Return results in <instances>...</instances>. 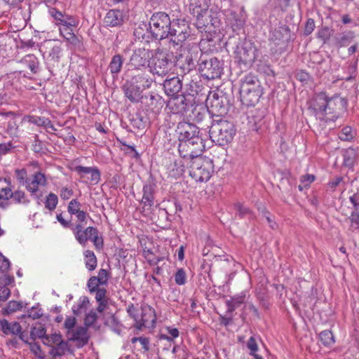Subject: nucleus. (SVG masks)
<instances>
[{"label": "nucleus", "instance_id": "1", "mask_svg": "<svg viewBox=\"0 0 359 359\" xmlns=\"http://www.w3.org/2000/svg\"><path fill=\"white\" fill-rule=\"evenodd\" d=\"M210 137L219 145L231 142L236 134L233 124L226 120H213L210 128Z\"/></svg>", "mask_w": 359, "mask_h": 359}, {"label": "nucleus", "instance_id": "2", "mask_svg": "<svg viewBox=\"0 0 359 359\" xmlns=\"http://www.w3.org/2000/svg\"><path fill=\"white\" fill-rule=\"evenodd\" d=\"M171 20L164 12H158L152 15L149 20V28L156 39H163L169 36Z\"/></svg>", "mask_w": 359, "mask_h": 359}, {"label": "nucleus", "instance_id": "3", "mask_svg": "<svg viewBox=\"0 0 359 359\" xmlns=\"http://www.w3.org/2000/svg\"><path fill=\"white\" fill-rule=\"evenodd\" d=\"M172 53L168 52H158L153 57L149 65L150 72L154 75L161 77L165 76L172 71L174 66Z\"/></svg>", "mask_w": 359, "mask_h": 359}, {"label": "nucleus", "instance_id": "4", "mask_svg": "<svg viewBox=\"0 0 359 359\" xmlns=\"http://www.w3.org/2000/svg\"><path fill=\"white\" fill-rule=\"evenodd\" d=\"M212 162L203 157L198 158L189 164V175L196 182H207L212 172Z\"/></svg>", "mask_w": 359, "mask_h": 359}, {"label": "nucleus", "instance_id": "5", "mask_svg": "<svg viewBox=\"0 0 359 359\" xmlns=\"http://www.w3.org/2000/svg\"><path fill=\"white\" fill-rule=\"evenodd\" d=\"M198 71L204 78L212 80L220 77L223 68L217 58L202 55L199 59Z\"/></svg>", "mask_w": 359, "mask_h": 359}, {"label": "nucleus", "instance_id": "6", "mask_svg": "<svg viewBox=\"0 0 359 359\" xmlns=\"http://www.w3.org/2000/svg\"><path fill=\"white\" fill-rule=\"evenodd\" d=\"M205 149V144L203 141H184L179 143L178 151L180 156L184 159H187L189 162L187 164L192 163L198 158H201L203 151Z\"/></svg>", "mask_w": 359, "mask_h": 359}, {"label": "nucleus", "instance_id": "7", "mask_svg": "<svg viewBox=\"0 0 359 359\" xmlns=\"http://www.w3.org/2000/svg\"><path fill=\"white\" fill-rule=\"evenodd\" d=\"M236 58L239 64L244 67H250L258 56L256 46L250 41H245L241 46L237 47Z\"/></svg>", "mask_w": 359, "mask_h": 359}, {"label": "nucleus", "instance_id": "8", "mask_svg": "<svg viewBox=\"0 0 359 359\" xmlns=\"http://www.w3.org/2000/svg\"><path fill=\"white\" fill-rule=\"evenodd\" d=\"M189 36V27L184 20L174 19L171 21L169 36L175 44L184 42Z\"/></svg>", "mask_w": 359, "mask_h": 359}, {"label": "nucleus", "instance_id": "9", "mask_svg": "<svg viewBox=\"0 0 359 359\" xmlns=\"http://www.w3.org/2000/svg\"><path fill=\"white\" fill-rule=\"evenodd\" d=\"M176 133L180 142L184 141H203L200 135L199 128L194 124L188 122H180Z\"/></svg>", "mask_w": 359, "mask_h": 359}, {"label": "nucleus", "instance_id": "10", "mask_svg": "<svg viewBox=\"0 0 359 359\" xmlns=\"http://www.w3.org/2000/svg\"><path fill=\"white\" fill-rule=\"evenodd\" d=\"M135 310L134 306L132 304L128 311L130 316H133L134 319L136 321V327L141 330L144 327H152L154 326L156 323V316L154 310L152 309L150 306L143 308L142 309L141 318L137 319V318L133 314V311Z\"/></svg>", "mask_w": 359, "mask_h": 359}, {"label": "nucleus", "instance_id": "11", "mask_svg": "<svg viewBox=\"0 0 359 359\" xmlns=\"http://www.w3.org/2000/svg\"><path fill=\"white\" fill-rule=\"evenodd\" d=\"M156 185L153 182L146 183L142 189V198L141 200V212L147 215L152 211L154 205V194H155Z\"/></svg>", "mask_w": 359, "mask_h": 359}, {"label": "nucleus", "instance_id": "12", "mask_svg": "<svg viewBox=\"0 0 359 359\" xmlns=\"http://www.w3.org/2000/svg\"><path fill=\"white\" fill-rule=\"evenodd\" d=\"M74 172L82 179L85 183L97 184L100 180V172L97 167H86L76 165L74 168Z\"/></svg>", "mask_w": 359, "mask_h": 359}, {"label": "nucleus", "instance_id": "13", "mask_svg": "<svg viewBox=\"0 0 359 359\" xmlns=\"http://www.w3.org/2000/svg\"><path fill=\"white\" fill-rule=\"evenodd\" d=\"M150 58V51L144 48L135 49L130 58L128 65L136 69L145 67L148 65Z\"/></svg>", "mask_w": 359, "mask_h": 359}, {"label": "nucleus", "instance_id": "14", "mask_svg": "<svg viewBox=\"0 0 359 359\" xmlns=\"http://www.w3.org/2000/svg\"><path fill=\"white\" fill-rule=\"evenodd\" d=\"M97 230V229L93 226L83 229L82 224L80 223L72 227V231L75 239L83 246H86L87 242L90 241L92 237L96 234Z\"/></svg>", "mask_w": 359, "mask_h": 359}, {"label": "nucleus", "instance_id": "15", "mask_svg": "<svg viewBox=\"0 0 359 359\" xmlns=\"http://www.w3.org/2000/svg\"><path fill=\"white\" fill-rule=\"evenodd\" d=\"M338 97H327L325 94H320L318 96V102L316 109L318 114L324 116L327 114H332L334 110L335 100Z\"/></svg>", "mask_w": 359, "mask_h": 359}, {"label": "nucleus", "instance_id": "16", "mask_svg": "<svg viewBox=\"0 0 359 359\" xmlns=\"http://www.w3.org/2000/svg\"><path fill=\"white\" fill-rule=\"evenodd\" d=\"M210 0H190L189 10L198 20L208 14Z\"/></svg>", "mask_w": 359, "mask_h": 359}, {"label": "nucleus", "instance_id": "17", "mask_svg": "<svg viewBox=\"0 0 359 359\" xmlns=\"http://www.w3.org/2000/svg\"><path fill=\"white\" fill-rule=\"evenodd\" d=\"M46 184L47 180L45 175L41 172H36L28 180L25 188L32 196H35L39 187H45Z\"/></svg>", "mask_w": 359, "mask_h": 359}, {"label": "nucleus", "instance_id": "18", "mask_svg": "<svg viewBox=\"0 0 359 359\" xmlns=\"http://www.w3.org/2000/svg\"><path fill=\"white\" fill-rule=\"evenodd\" d=\"M67 337L69 341H77L79 346H83L88 344V335L87 329L84 327H79L72 331H67Z\"/></svg>", "mask_w": 359, "mask_h": 359}, {"label": "nucleus", "instance_id": "19", "mask_svg": "<svg viewBox=\"0 0 359 359\" xmlns=\"http://www.w3.org/2000/svg\"><path fill=\"white\" fill-rule=\"evenodd\" d=\"M123 22V13L120 10L116 9L109 11L104 18L105 25L111 27L121 26Z\"/></svg>", "mask_w": 359, "mask_h": 359}, {"label": "nucleus", "instance_id": "20", "mask_svg": "<svg viewBox=\"0 0 359 359\" xmlns=\"http://www.w3.org/2000/svg\"><path fill=\"white\" fill-rule=\"evenodd\" d=\"M49 15L55 20V24L59 25H76V20L70 15H65L55 8H51L48 11Z\"/></svg>", "mask_w": 359, "mask_h": 359}, {"label": "nucleus", "instance_id": "21", "mask_svg": "<svg viewBox=\"0 0 359 359\" xmlns=\"http://www.w3.org/2000/svg\"><path fill=\"white\" fill-rule=\"evenodd\" d=\"M290 39V29L287 26H280L275 29L271 35V40L280 45L287 42Z\"/></svg>", "mask_w": 359, "mask_h": 359}, {"label": "nucleus", "instance_id": "22", "mask_svg": "<svg viewBox=\"0 0 359 359\" xmlns=\"http://www.w3.org/2000/svg\"><path fill=\"white\" fill-rule=\"evenodd\" d=\"M187 106V100L183 95L172 96L168 101V107L173 114H184Z\"/></svg>", "mask_w": 359, "mask_h": 359}, {"label": "nucleus", "instance_id": "23", "mask_svg": "<svg viewBox=\"0 0 359 359\" xmlns=\"http://www.w3.org/2000/svg\"><path fill=\"white\" fill-rule=\"evenodd\" d=\"M175 65L181 69L182 72H189L195 67L192 55L189 52L180 54L177 57Z\"/></svg>", "mask_w": 359, "mask_h": 359}, {"label": "nucleus", "instance_id": "24", "mask_svg": "<svg viewBox=\"0 0 359 359\" xmlns=\"http://www.w3.org/2000/svg\"><path fill=\"white\" fill-rule=\"evenodd\" d=\"M182 87V81L177 76L166 79L163 83L165 93L171 97L177 94L181 90Z\"/></svg>", "mask_w": 359, "mask_h": 359}, {"label": "nucleus", "instance_id": "25", "mask_svg": "<svg viewBox=\"0 0 359 359\" xmlns=\"http://www.w3.org/2000/svg\"><path fill=\"white\" fill-rule=\"evenodd\" d=\"M133 85L137 86V88L144 90L149 88L153 83V79L145 72H141L134 75L130 80Z\"/></svg>", "mask_w": 359, "mask_h": 359}, {"label": "nucleus", "instance_id": "26", "mask_svg": "<svg viewBox=\"0 0 359 359\" xmlns=\"http://www.w3.org/2000/svg\"><path fill=\"white\" fill-rule=\"evenodd\" d=\"M262 93V91L250 92L245 89L244 91H240L241 101L247 107L254 106L259 102Z\"/></svg>", "mask_w": 359, "mask_h": 359}, {"label": "nucleus", "instance_id": "27", "mask_svg": "<svg viewBox=\"0 0 359 359\" xmlns=\"http://www.w3.org/2000/svg\"><path fill=\"white\" fill-rule=\"evenodd\" d=\"M4 182L6 183V186L0 187V208L6 209L9 206V200L11 198L13 191L11 189L10 180L5 178Z\"/></svg>", "mask_w": 359, "mask_h": 359}, {"label": "nucleus", "instance_id": "28", "mask_svg": "<svg viewBox=\"0 0 359 359\" xmlns=\"http://www.w3.org/2000/svg\"><path fill=\"white\" fill-rule=\"evenodd\" d=\"M0 330L6 335H17L20 332L22 327L18 322H8L6 319L0 320Z\"/></svg>", "mask_w": 359, "mask_h": 359}, {"label": "nucleus", "instance_id": "29", "mask_svg": "<svg viewBox=\"0 0 359 359\" xmlns=\"http://www.w3.org/2000/svg\"><path fill=\"white\" fill-rule=\"evenodd\" d=\"M210 101V111L216 116H221L226 114V107L222 99L215 94L213 95Z\"/></svg>", "mask_w": 359, "mask_h": 359}, {"label": "nucleus", "instance_id": "30", "mask_svg": "<svg viewBox=\"0 0 359 359\" xmlns=\"http://www.w3.org/2000/svg\"><path fill=\"white\" fill-rule=\"evenodd\" d=\"M146 104L148 107V110L156 114L162 109L163 100L158 94H150L149 97H146Z\"/></svg>", "mask_w": 359, "mask_h": 359}, {"label": "nucleus", "instance_id": "31", "mask_svg": "<svg viewBox=\"0 0 359 359\" xmlns=\"http://www.w3.org/2000/svg\"><path fill=\"white\" fill-rule=\"evenodd\" d=\"M246 297L245 292L234 295L229 299L226 300V305L227 306V313H232L238 307L244 303Z\"/></svg>", "mask_w": 359, "mask_h": 359}, {"label": "nucleus", "instance_id": "32", "mask_svg": "<svg viewBox=\"0 0 359 359\" xmlns=\"http://www.w3.org/2000/svg\"><path fill=\"white\" fill-rule=\"evenodd\" d=\"M142 91L129 81L126 86L125 95L131 102H138L141 99Z\"/></svg>", "mask_w": 359, "mask_h": 359}, {"label": "nucleus", "instance_id": "33", "mask_svg": "<svg viewBox=\"0 0 359 359\" xmlns=\"http://www.w3.org/2000/svg\"><path fill=\"white\" fill-rule=\"evenodd\" d=\"M27 119L30 123L43 127L46 129H50L52 131H56V128L48 118L37 116H28Z\"/></svg>", "mask_w": 359, "mask_h": 359}, {"label": "nucleus", "instance_id": "34", "mask_svg": "<svg viewBox=\"0 0 359 359\" xmlns=\"http://www.w3.org/2000/svg\"><path fill=\"white\" fill-rule=\"evenodd\" d=\"M20 62L23 65L27 67L33 74H36L39 71V60L38 58L32 54H28L22 57Z\"/></svg>", "mask_w": 359, "mask_h": 359}, {"label": "nucleus", "instance_id": "35", "mask_svg": "<svg viewBox=\"0 0 359 359\" xmlns=\"http://www.w3.org/2000/svg\"><path fill=\"white\" fill-rule=\"evenodd\" d=\"M344 165L352 168L358 158V154L355 149L349 147L344 153Z\"/></svg>", "mask_w": 359, "mask_h": 359}, {"label": "nucleus", "instance_id": "36", "mask_svg": "<svg viewBox=\"0 0 359 359\" xmlns=\"http://www.w3.org/2000/svg\"><path fill=\"white\" fill-rule=\"evenodd\" d=\"M69 350V346L68 342L62 340L50 348L49 353L53 358H55L56 357H61L64 355Z\"/></svg>", "mask_w": 359, "mask_h": 359}, {"label": "nucleus", "instance_id": "37", "mask_svg": "<svg viewBox=\"0 0 359 359\" xmlns=\"http://www.w3.org/2000/svg\"><path fill=\"white\" fill-rule=\"evenodd\" d=\"M123 64V57L116 54L111 57L109 65V69L111 74L117 75L121 70Z\"/></svg>", "mask_w": 359, "mask_h": 359}, {"label": "nucleus", "instance_id": "38", "mask_svg": "<svg viewBox=\"0 0 359 359\" xmlns=\"http://www.w3.org/2000/svg\"><path fill=\"white\" fill-rule=\"evenodd\" d=\"M74 25H63L62 27H60V34L69 43L76 45L79 42L78 38L73 33L72 27Z\"/></svg>", "mask_w": 359, "mask_h": 359}, {"label": "nucleus", "instance_id": "39", "mask_svg": "<svg viewBox=\"0 0 359 359\" xmlns=\"http://www.w3.org/2000/svg\"><path fill=\"white\" fill-rule=\"evenodd\" d=\"M11 199L18 205H27L30 203L29 196L21 189L13 191Z\"/></svg>", "mask_w": 359, "mask_h": 359}, {"label": "nucleus", "instance_id": "40", "mask_svg": "<svg viewBox=\"0 0 359 359\" xmlns=\"http://www.w3.org/2000/svg\"><path fill=\"white\" fill-rule=\"evenodd\" d=\"M357 65L358 60H356L354 62H351L346 66H345V76H344L341 79L349 81L355 79L357 75Z\"/></svg>", "mask_w": 359, "mask_h": 359}, {"label": "nucleus", "instance_id": "41", "mask_svg": "<svg viewBox=\"0 0 359 359\" xmlns=\"http://www.w3.org/2000/svg\"><path fill=\"white\" fill-rule=\"evenodd\" d=\"M348 222V231L355 232L359 231V211H351L350 215L346 218Z\"/></svg>", "mask_w": 359, "mask_h": 359}, {"label": "nucleus", "instance_id": "42", "mask_svg": "<svg viewBox=\"0 0 359 359\" xmlns=\"http://www.w3.org/2000/svg\"><path fill=\"white\" fill-rule=\"evenodd\" d=\"M88 304V298L86 296L81 297L76 304L73 306L72 311L76 316H79L86 311Z\"/></svg>", "mask_w": 359, "mask_h": 359}, {"label": "nucleus", "instance_id": "43", "mask_svg": "<svg viewBox=\"0 0 359 359\" xmlns=\"http://www.w3.org/2000/svg\"><path fill=\"white\" fill-rule=\"evenodd\" d=\"M84 260L86 268L89 271H93L97 266V258L95 253L89 250H86L83 252Z\"/></svg>", "mask_w": 359, "mask_h": 359}, {"label": "nucleus", "instance_id": "44", "mask_svg": "<svg viewBox=\"0 0 359 359\" xmlns=\"http://www.w3.org/2000/svg\"><path fill=\"white\" fill-rule=\"evenodd\" d=\"M46 330L45 327L41 325H36L31 327L30 330V339L32 341H35L37 338L41 339L42 341L46 336Z\"/></svg>", "mask_w": 359, "mask_h": 359}, {"label": "nucleus", "instance_id": "45", "mask_svg": "<svg viewBox=\"0 0 359 359\" xmlns=\"http://www.w3.org/2000/svg\"><path fill=\"white\" fill-rule=\"evenodd\" d=\"M319 339L325 346H331L335 342L332 332L327 330L319 334Z\"/></svg>", "mask_w": 359, "mask_h": 359}, {"label": "nucleus", "instance_id": "46", "mask_svg": "<svg viewBox=\"0 0 359 359\" xmlns=\"http://www.w3.org/2000/svg\"><path fill=\"white\" fill-rule=\"evenodd\" d=\"M62 340L60 334L54 333L51 334H46L43 340V344L46 346L53 347Z\"/></svg>", "mask_w": 359, "mask_h": 359}, {"label": "nucleus", "instance_id": "47", "mask_svg": "<svg viewBox=\"0 0 359 359\" xmlns=\"http://www.w3.org/2000/svg\"><path fill=\"white\" fill-rule=\"evenodd\" d=\"M58 203L57 196L53 193H50L46 196L44 201L45 207L52 211L55 209Z\"/></svg>", "mask_w": 359, "mask_h": 359}, {"label": "nucleus", "instance_id": "48", "mask_svg": "<svg viewBox=\"0 0 359 359\" xmlns=\"http://www.w3.org/2000/svg\"><path fill=\"white\" fill-rule=\"evenodd\" d=\"M235 209L236 210V214L240 217L243 218L247 217L249 219L253 218V215L250 210L243 204L236 203L235 205Z\"/></svg>", "mask_w": 359, "mask_h": 359}, {"label": "nucleus", "instance_id": "49", "mask_svg": "<svg viewBox=\"0 0 359 359\" xmlns=\"http://www.w3.org/2000/svg\"><path fill=\"white\" fill-rule=\"evenodd\" d=\"M355 37L353 32L348 31L343 33L338 40V43L340 47L347 46L350 44L353 39Z\"/></svg>", "mask_w": 359, "mask_h": 359}, {"label": "nucleus", "instance_id": "50", "mask_svg": "<svg viewBox=\"0 0 359 359\" xmlns=\"http://www.w3.org/2000/svg\"><path fill=\"white\" fill-rule=\"evenodd\" d=\"M354 135L355 133L352 128L350 126H346L343 128L339 133V137L343 141H350L354 137Z\"/></svg>", "mask_w": 359, "mask_h": 359}, {"label": "nucleus", "instance_id": "51", "mask_svg": "<svg viewBox=\"0 0 359 359\" xmlns=\"http://www.w3.org/2000/svg\"><path fill=\"white\" fill-rule=\"evenodd\" d=\"M316 177L311 174H306L300 177V184L298 188L302 191L304 188L309 187L310 184L315 180Z\"/></svg>", "mask_w": 359, "mask_h": 359}, {"label": "nucleus", "instance_id": "52", "mask_svg": "<svg viewBox=\"0 0 359 359\" xmlns=\"http://www.w3.org/2000/svg\"><path fill=\"white\" fill-rule=\"evenodd\" d=\"M15 174L17 180L18 181L19 184L22 186H26L27 182L28 181L27 178V170L25 168L22 169H16L15 170Z\"/></svg>", "mask_w": 359, "mask_h": 359}, {"label": "nucleus", "instance_id": "53", "mask_svg": "<svg viewBox=\"0 0 359 359\" xmlns=\"http://www.w3.org/2000/svg\"><path fill=\"white\" fill-rule=\"evenodd\" d=\"M255 83H260L257 77L252 74L245 75L241 79V84H246L247 86H252Z\"/></svg>", "mask_w": 359, "mask_h": 359}, {"label": "nucleus", "instance_id": "54", "mask_svg": "<svg viewBox=\"0 0 359 359\" xmlns=\"http://www.w3.org/2000/svg\"><path fill=\"white\" fill-rule=\"evenodd\" d=\"M207 111L208 110L205 109H203L202 110L194 109L192 111L193 120L197 123L201 122L207 116Z\"/></svg>", "mask_w": 359, "mask_h": 359}, {"label": "nucleus", "instance_id": "55", "mask_svg": "<svg viewBox=\"0 0 359 359\" xmlns=\"http://www.w3.org/2000/svg\"><path fill=\"white\" fill-rule=\"evenodd\" d=\"M175 281L179 285H184L186 283V273L183 269H179L175 274Z\"/></svg>", "mask_w": 359, "mask_h": 359}, {"label": "nucleus", "instance_id": "56", "mask_svg": "<svg viewBox=\"0 0 359 359\" xmlns=\"http://www.w3.org/2000/svg\"><path fill=\"white\" fill-rule=\"evenodd\" d=\"M81 203L76 199H72L69 203L67 210L70 215H74V213H77V212L81 210Z\"/></svg>", "mask_w": 359, "mask_h": 359}, {"label": "nucleus", "instance_id": "57", "mask_svg": "<svg viewBox=\"0 0 359 359\" xmlns=\"http://www.w3.org/2000/svg\"><path fill=\"white\" fill-rule=\"evenodd\" d=\"M137 341H139L142 346V348L144 349V351H148L149 350V340L147 337H133L131 339V342L133 344L136 343Z\"/></svg>", "mask_w": 359, "mask_h": 359}, {"label": "nucleus", "instance_id": "58", "mask_svg": "<svg viewBox=\"0 0 359 359\" xmlns=\"http://www.w3.org/2000/svg\"><path fill=\"white\" fill-rule=\"evenodd\" d=\"M100 285L99 279H97L96 276H92L88 281V287L89 291L92 293L98 290V286Z\"/></svg>", "mask_w": 359, "mask_h": 359}, {"label": "nucleus", "instance_id": "59", "mask_svg": "<svg viewBox=\"0 0 359 359\" xmlns=\"http://www.w3.org/2000/svg\"><path fill=\"white\" fill-rule=\"evenodd\" d=\"M247 347L249 349L250 355H254L255 353H257L258 351V345L257 344L256 339L254 337H251L248 342H247Z\"/></svg>", "mask_w": 359, "mask_h": 359}, {"label": "nucleus", "instance_id": "60", "mask_svg": "<svg viewBox=\"0 0 359 359\" xmlns=\"http://www.w3.org/2000/svg\"><path fill=\"white\" fill-rule=\"evenodd\" d=\"M349 201L352 205L351 211H359V192L354 193L350 196Z\"/></svg>", "mask_w": 359, "mask_h": 359}, {"label": "nucleus", "instance_id": "61", "mask_svg": "<svg viewBox=\"0 0 359 359\" xmlns=\"http://www.w3.org/2000/svg\"><path fill=\"white\" fill-rule=\"evenodd\" d=\"M21 308L22 305L20 302L16 301H10L6 308V311L8 313H11L20 310Z\"/></svg>", "mask_w": 359, "mask_h": 359}, {"label": "nucleus", "instance_id": "62", "mask_svg": "<svg viewBox=\"0 0 359 359\" xmlns=\"http://www.w3.org/2000/svg\"><path fill=\"white\" fill-rule=\"evenodd\" d=\"M97 319V316L95 311H91L88 313L84 319L85 325L88 327L91 326L95 323Z\"/></svg>", "mask_w": 359, "mask_h": 359}, {"label": "nucleus", "instance_id": "63", "mask_svg": "<svg viewBox=\"0 0 359 359\" xmlns=\"http://www.w3.org/2000/svg\"><path fill=\"white\" fill-rule=\"evenodd\" d=\"M10 261L1 253H0V271L2 272H6L10 268Z\"/></svg>", "mask_w": 359, "mask_h": 359}, {"label": "nucleus", "instance_id": "64", "mask_svg": "<svg viewBox=\"0 0 359 359\" xmlns=\"http://www.w3.org/2000/svg\"><path fill=\"white\" fill-rule=\"evenodd\" d=\"M315 21L312 18H309L306 22L304 27V34L306 36L310 35L315 29Z\"/></svg>", "mask_w": 359, "mask_h": 359}]
</instances>
